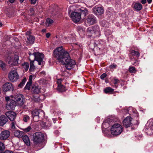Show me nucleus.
<instances>
[{
	"mask_svg": "<svg viewBox=\"0 0 153 153\" xmlns=\"http://www.w3.org/2000/svg\"><path fill=\"white\" fill-rule=\"evenodd\" d=\"M142 4L140 3H135L133 4V8L136 11L140 10L142 9Z\"/></svg>",
	"mask_w": 153,
	"mask_h": 153,
	"instance_id": "nucleus-23",
	"label": "nucleus"
},
{
	"mask_svg": "<svg viewBox=\"0 0 153 153\" xmlns=\"http://www.w3.org/2000/svg\"><path fill=\"white\" fill-rule=\"evenodd\" d=\"M149 126V127L146 128L147 129V133L148 134L150 135L153 133V120ZM147 127L148 126L147 125L146 127Z\"/></svg>",
	"mask_w": 153,
	"mask_h": 153,
	"instance_id": "nucleus-20",
	"label": "nucleus"
},
{
	"mask_svg": "<svg viewBox=\"0 0 153 153\" xmlns=\"http://www.w3.org/2000/svg\"><path fill=\"white\" fill-rule=\"evenodd\" d=\"M14 135L18 137H22L24 135V132L18 130L15 131L14 132Z\"/></svg>",
	"mask_w": 153,
	"mask_h": 153,
	"instance_id": "nucleus-24",
	"label": "nucleus"
},
{
	"mask_svg": "<svg viewBox=\"0 0 153 153\" xmlns=\"http://www.w3.org/2000/svg\"><path fill=\"white\" fill-rule=\"evenodd\" d=\"M87 35L89 36H92L94 37L99 35V27L97 26L88 28L87 30Z\"/></svg>",
	"mask_w": 153,
	"mask_h": 153,
	"instance_id": "nucleus-5",
	"label": "nucleus"
},
{
	"mask_svg": "<svg viewBox=\"0 0 153 153\" xmlns=\"http://www.w3.org/2000/svg\"><path fill=\"white\" fill-rule=\"evenodd\" d=\"M50 34L49 33H47L46 34V36L47 38H48L50 36Z\"/></svg>",
	"mask_w": 153,
	"mask_h": 153,
	"instance_id": "nucleus-47",
	"label": "nucleus"
},
{
	"mask_svg": "<svg viewBox=\"0 0 153 153\" xmlns=\"http://www.w3.org/2000/svg\"><path fill=\"white\" fill-rule=\"evenodd\" d=\"M106 76V74L105 73H104L100 77L102 79H104V78H105Z\"/></svg>",
	"mask_w": 153,
	"mask_h": 153,
	"instance_id": "nucleus-40",
	"label": "nucleus"
},
{
	"mask_svg": "<svg viewBox=\"0 0 153 153\" xmlns=\"http://www.w3.org/2000/svg\"><path fill=\"white\" fill-rule=\"evenodd\" d=\"M24 0H20V1L21 2H22L23 1H24Z\"/></svg>",
	"mask_w": 153,
	"mask_h": 153,
	"instance_id": "nucleus-54",
	"label": "nucleus"
},
{
	"mask_svg": "<svg viewBox=\"0 0 153 153\" xmlns=\"http://www.w3.org/2000/svg\"><path fill=\"white\" fill-rule=\"evenodd\" d=\"M117 67L116 65H111L110 66V68H115Z\"/></svg>",
	"mask_w": 153,
	"mask_h": 153,
	"instance_id": "nucleus-44",
	"label": "nucleus"
},
{
	"mask_svg": "<svg viewBox=\"0 0 153 153\" xmlns=\"http://www.w3.org/2000/svg\"><path fill=\"white\" fill-rule=\"evenodd\" d=\"M30 32L28 31L26 33L27 35H28L27 37V42L29 44L33 43L34 40V38L31 36L30 35Z\"/></svg>",
	"mask_w": 153,
	"mask_h": 153,
	"instance_id": "nucleus-19",
	"label": "nucleus"
},
{
	"mask_svg": "<svg viewBox=\"0 0 153 153\" xmlns=\"http://www.w3.org/2000/svg\"><path fill=\"white\" fill-rule=\"evenodd\" d=\"M96 19L94 16L92 15H89L86 20V22L90 25H92L96 22Z\"/></svg>",
	"mask_w": 153,
	"mask_h": 153,
	"instance_id": "nucleus-15",
	"label": "nucleus"
},
{
	"mask_svg": "<svg viewBox=\"0 0 153 153\" xmlns=\"http://www.w3.org/2000/svg\"><path fill=\"white\" fill-rule=\"evenodd\" d=\"M146 2V0H142L141 3L143 4H145Z\"/></svg>",
	"mask_w": 153,
	"mask_h": 153,
	"instance_id": "nucleus-46",
	"label": "nucleus"
},
{
	"mask_svg": "<svg viewBox=\"0 0 153 153\" xmlns=\"http://www.w3.org/2000/svg\"><path fill=\"white\" fill-rule=\"evenodd\" d=\"M101 23L102 26H104L105 25V23H103V22H101Z\"/></svg>",
	"mask_w": 153,
	"mask_h": 153,
	"instance_id": "nucleus-50",
	"label": "nucleus"
},
{
	"mask_svg": "<svg viewBox=\"0 0 153 153\" xmlns=\"http://www.w3.org/2000/svg\"><path fill=\"white\" fill-rule=\"evenodd\" d=\"M10 134V132L9 131L5 130L2 131L0 134V140H7L9 137Z\"/></svg>",
	"mask_w": 153,
	"mask_h": 153,
	"instance_id": "nucleus-12",
	"label": "nucleus"
},
{
	"mask_svg": "<svg viewBox=\"0 0 153 153\" xmlns=\"http://www.w3.org/2000/svg\"><path fill=\"white\" fill-rule=\"evenodd\" d=\"M43 140V134L41 132H36L33 135V141L34 143L37 145L42 143Z\"/></svg>",
	"mask_w": 153,
	"mask_h": 153,
	"instance_id": "nucleus-6",
	"label": "nucleus"
},
{
	"mask_svg": "<svg viewBox=\"0 0 153 153\" xmlns=\"http://www.w3.org/2000/svg\"><path fill=\"white\" fill-rule=\"evenodd\" d=\"M79 13L80 14V16H81V15H84V16H85L87 13V10L86 9H84V10H80L79 11Z\"/></svg>",
	"mask_w": 153,
	"mask_h": 153,
	"instance_id": "nucleus-29",
	"label": "nucleus"
},
{
	"mask_svg": "<svg viewBox=\"0 0 153 153\" xmlns=\"http://www.w3.org/2000/svg\"><path fill=\"white\" fill-rule=\"evenodd\" d=\"M31 83H30V82H28L25 88L26 89H27L29 90L30 89V86Z\"/></svg>",
	"mask_w": 153,
	"mask_h": 153,
	"instance_id": "nucleus-37",
	"label": "nucleus"
},
{
	"mask_svg": "<svg viewBox=\"0 0 153 153\" xmlns=\"http://www.w3.org/2000/svg\"><path fill=\"white\" fill-rule=\"evenodd\" d=\"M131 118L130 117H127L123 121V124L124 126L127 128L130 126L131 125Z\"/></svg>",
	"mask_w": 153,
	"mask_h": 153,
	"instance_id": "nucleus-18",
	"label": "nucleus"
},
{
	"mask_svg": "<svg viewBox=\"0 0 153 153\" xmlns=\"http://www.w3.org/2000/svg\"><path fill=\"white\" fill-rule=\"evenodd\" d=\"M7 120V118L4 115H1L0 117V126H3L6 123Z\"/></svg>",
	"mask_w": 153,
	"mask_h": 153,
	"instance_id": "nucleus-22",
	"label": "nucleus"
},
{
	"mask_svg": "<svg viewBox=\"0 0 153 153\" xmlns=\"http://www.w3.org/2000/svg\"><path fill=\"white\" fill-rule=\"evenodd\" d=\"M10 99L9 97H6V100L7 101L6 105L7 108L9 110L13 109L16 105L21 106L23 105L24 102L23 98L22 95L18 94L15 95H11Z\"/></svg>",
	"mask_w": 153,
	"mask_h": 153,
	"instance_id": "nucleus-2",
	"label": "nucleus"
},
{
	"mask_svg": "<svg viewBox=\"0 0 153 153\" xmlns=\"http://www.w3.org/2000/svg\"><path fill=\"white\" fill-rule=\"evenodd\" d=\"M129 71L130 72L135 73L136 71L134 68L131 67H130L129 69Z\"/></svg>",
	"mask_w": 153,
	"mask_h": 153,
	"instance_id": "nucleus-38",
	"label": "nucleus"
},
{
	"mask_svg": "<svg viewBox=\"0 0 153 153\" xmlns=\"http://www.w3.org/2000/svg\"><path fill=\"white\" fill-rule=\"evenodd\" d=\"M23 67L25 71H27L28 70L29 67V65L28 63L27 62H25L22 64Z\"/></svg>",
	"mask_w": 153,
	"mask_h": 153,
	"instance_id": "nucleus-32",
	"label": "nucleus"
},
{
	"mask_svg": "<svg viewBox=\"0 0 153 153\" xmlns=\"http://www.w3.org/2000/svg\"><path fill=\"white\" fill-rule=\"evenodd\" d=\"M37 121V120H35V121Z\"/></svg>",
	"mask_w": 153,
	"mask_h": 153,
	"instance_id": "nucleus-56",
	"label": "nucleus"
},
{
	"mask_svg": "<svg viewBox=\"0 0 153 153\" xmlns=\"http://www.w3.org/2000/svg\"><path fill=\"white\" fill-rule=\"evenodd\" d=\"M71 17L72 20L75 22H79L81 18L80 14L78 12H72L71 14Z\"/></svg>",
	"mask_w": 153,
	"mask_h": 153,
	"instance_id": "nucleus-11",
	"label": "nucleus"
},
{
	"mask_svg": "<svg viewBox=\"0 0 153 153\" xmlns=\"http://www.w3.org/2000/svg\"><path fill=\"white\" fill-rule=\"evenodd\" d=\"M111 133L114 136H117L120 134L123 131V128L120 124L117 123L114 124L111 128Z\"/></svg>",
	"mask_w": 153,
	"mask_h": 153,
	"instance_id": "nucleus-4",
	"label": "nucleus"
},
{
	"mask_svg": "<svg viewBox=\"0 0 153 153\" xmlns=\"http://www.w3.org/2000/svg\"><path fill=\"white\" fill-rule=\"evenodd\" d=\"M19 56L16 53H10L8 55L7 61L9 64L12 66L16 65L18 64Z\"/></svg>",
	"mask_w": 153,
	"mask_h": 153,
	"instance_id": "nucleus-3",
	"label": "nucleus"
},
{
	"mask_svg": "<svg viewBox=\"0 0 153 153\" xmlns=\"http://www.w3.org/2000/svg\"><path fill=\"white\" fill-rule=\"evenodd\" d=\"M35 63V61H32L30 62V71H33L35 69V67L33 63Z\"/></svg>",
	"mask_w": 153,
	"mask_h": 153,
	"instance_id": "nucleus-28",
	"label": "nucleus"
},
{
	"mask_svg": "<svg viewBox=\"0 0 153 153\" xmlns=\"http://www.w3.org/2000/svg\"><path fill=\"white\" fill-rule=\"evenodd\" d=\"M114 91V89L108 87L104 90V91L105 93H111Z\"/></svg>",
	"mask_w": 153,
	"mask_h": 153,
	"instance_id": "nucleus-27",
	"label": "nucleus"
},
{
	"mask_svg": "<svg viewBox=\"0 0 153 153\" xmlns=\"http://www.w3.org/2000/svg\"><path fill=\"white\" fill-rule=\"evenodd\" d=\"M16 128V126L15 125V124L14 122H12V128L11 130L12 131H13L14 130V129Z\"/></svg>",
	"mask_w": 153,
	"mask_h": 153,
	"instance_id": "nucleus-39",
	"label": "nucleus"
},
{
	"mask_svg": "<svg viewBox=\"0 0 153 153\" xmlns=\"http://www.w3.org/2000/svg\"><path fill=\"white\" fill-rule=\"evenodd\" d=\"M33 54L35 57L34 61L38 62L39 65H42L45 60L44 55L42 53L38 52L34 53Z\"/></svg>",
	"mask_w": 153,
	"mask_h": 153,
	"instance_id": "nucleus-7",
	"label": "nucleus"
},
{
	"mask_svg": "<svg viewBox=\"0 0 153 153\" xmlns=\"http://www.w3.org/2000/svg\"><path fill=\"white\" fill-rule=\"evenodd\" d=\"M31 91L32 92L36 94V95H34V98L33 100L35 101H39V100H41L39 95L38 94L39 92L40 91V88L37 86H33L31 88Z\"/></svg>",
	"mask_w": 153,
	"mask_h": 153,
	"instance_id": "nucleus-8",
	"label": "nucleus"
},
{
	"mask_svg": "<svg viewBox=\"0 0 153 153\" xmlns=\"http://www.w3.org/2000/svg\"><path fill=\"white\" fill-rule=\"evenodd\" d=\"M102 22H103V23H105V20H103Z\"/></svg>",
	"mask_w": 153,
	"mask_h": 153,
	"instance_id": "nucleus-55",
	"label": "nucleus"
},
{
	"mask_svg": "<svg viewBox=\"0 0 153 153\" xmlns=\"http://www.w3.org/2000/svg\"><path fill=\"white\" fill-rule=\"evenodd\" d=\"M46 31V30L45 29H43L42 30V31L43 32H45Z\"/></svg>",
	"mask_w": 153,
	"mask_h": 153,
	"instance_id": "nucleus-51",
	"label": "nucleus"
},
{
	"mask_svg": "<svg viewBox=\"0 0 153 153\" xmlns=\"http://www.w3.org/2000/svg\"><path fill=\"white\" fill-rule=\"evenodd\" d=\"M3 89L4 91H8L13 90V87L11 83L7 82L3 85Z\"/></svg>",
	"mask_w": 153,
	"mask_h": 153,
	"instance_id": "nucleus-14",
	"label": "nucleus"
},
{
	"mask_svg": "<svg viewBox=\"0 0 153 153\" xmlns=\"http://www.w3.org/2000/svg\"><path fill=\"white\" fill-rule=\"evenodd\" d=\"M30 120V117L27 115H24L23 117V120L25 122H27Z\"/></svg>",
	"mask_w": 153,
	"mask_h": 153,
	"instance_id": "nucleus-36",
	"label": "nucleus"
},
{
	"mask_svg": "<svg viewBox=\"0 0 153 153\" xmlns=\"http://www.w3.org/2000/svg\"><path fill=\"white\" fill-rule=\"evenodd\" d=\"M147 1L149 3H150L152 1V0H147Z\"/></svg>",
	"mask_w": 153,
	"mask_h": 153,
	"instance_id": "nucleus-49",
	"label": "nucleus"
},
{
	"mask_svg": "<svg viewBox=\"0 0 153 153\" xmlns=\"http://www.w3.org/2000/svg\"><path fill=\"white\" fill-rule=\"evenodd\" d=\"M2 25V24L0 22V27H1Z\"/></svg>",
	"mask_w": 153,
	"mask_h": 153,
	"instance_id": "nucleus-52",
	"label": "nucleus"
},
{
	"mask_svg": "<svg viewBox=\"0 0 153 153\" xmlns=\"http://www.w3.org/2000/svg\"><path fill=\"white\" fill-rule=\"evenodd\" d=\"M4 153H13V152L10 151H6L4 152Z\"/></svg>",
	"mask_w": 153,
	"mask_h": 153,
	"instance_id": "nucleus-45",
	"label": "nucleus"
},
{
	"mask_svg": "<svg viewBox=\"0 0 153 153\" xmlns=\"http://www.w3.org/2000/svg\"><path fill=\"white\" fill-rule=\"evenodd\" d=\"M54 56L62 64L65 65L68 70H71L75 65V61L71 59L68 52L64 50L62 47L56 48L53 51Z\"/></svg>",
	"mask_w": 153,
	"mask_h": 153,
	"instance_id": "nucleus-1",
	"label": "nucleus"
},
{
	"mask_svg": "<svg viewBox=\"0 0 153 153\" xmlns=\"http://www.w3.org/2000/svg\"><path fill=\"white\" fill-rule=\"evenodd\" d=\"M53 21L52 20L48 18L46 20L45 24L46 26H48L50 25L53 23Z\"/></svg>",
	"mask_w": 153,
	"mask_h": 153,
	"instance_id": "nucleus-30",
	"label": "nucleus"
},
{
	"mask_svg": "<svg viewBox=\"0 0 153 153\" xmlns=\"http://www.w3.org/2000/svg\"><path fill=\"white\" fill-rule=\"evenodd\" d=\"M94 14L98 16H101L104 13L103 9L101 7H95L93 9Z\"/></svg>",
	"mask_w": 153,
	"mask_h": 153,
	"instance_id": "nucleus-13",
	"label": "nucleus"
},
{
	"mask_svg": "<svg viewBox=\"0 0 153 153\" xmlns=\"http://www.w3.org/2000/svg\"><path fill=\"white\" fill-rule=\"evenodd\" d=\"M42 112L41 110H38L37 109H35L33 110L32 112V115L33 117V119L35 120V117H36L37 118H38V115L40 112Z\"/></svg>",
	"mask_w": 153,
	"mask_h": 153,
	"instance_id": "nucleus-21",
	"label": "nucleus"
},
{
	"mask_svg": "<svg viewBox=\"0 0 153 153\" xmlns=\"http://www.w3.org/2000/svg\"><path fill=\"white\" fill-rule=\"evenodd\" d=\"M36 1V0H30L31 4H35Z\"/></svg>",
	"mask_w": 153,
	"mask_h": 153,
	"instance_id": "nucleus-43",
	"label": "nucleus"
},
{
	"mask_svg": "<svg viewBox=\"0 0 153 153\" xmlns=\"http://www.w3.org/2000/svg\"><path fill=\"white\" fill-rule=\"evenodd\" d=\"M6 64L2 61H0V67L4 70L5 69Z\"/></svg>",
	"mask_w": 153,
	"mask_h": 153,
	"instance_id": "nucleus-33",
	"label": "nucleus"
},
{
	"mask_svg": "<svg viewBox=\"0 0 153 153\" xmlns=\"http://www.w3.org/2000/svg\"><path fill=\"white\" fill-rule=\"evenodd\" d=\"M22 130L25 132L30 131L32 130V128L30 126H28L27 127L22 128Z\"/></svg>",
	"mask_w": 153,
	"mask_h": 153,
	"instance_id": "nucleus-31",
	"label": "nucleus"
},
{
	"mask_svg": "<svg viewBox=\"0 0 153 153\" xmlns=\"http://www.w3.org/2000/svg\"><path fill=\"white\" fill-rule=\"evenodd\" d=\"M139 56V53L137 51L131 50L130 51L129 58L132 61H136Z\"/></svg>",
	"mask_w": 153,
	"mask_h": 153,
	"instance_id": "nucleus-10",
	"label": "nucleus"
},
{
	"mask_svg": "<svg viewBox=\"0 0 153 153\" xmlns=\"http://www.w3.org/2000/svg\"><path fill=\"white\" fill-rule=\"evenodd\" d=\"M62 82V81L61 79H57V82L58 84L57 89L60 92H63L65 90V87L61 84Z\"/></svg>",
	"mask_w": 153,
	"mask_h": 153,
	"instance_id": "nucleus-16",
	"label": "nucleus"
},
{
	"mask_svg": "<svg viewBox=\"0 0 153 153\" xmlns=\"http://www.w3.org/2000/svg\"><path fill=\"white\" fill-rule=\"evenodd\" d=\"M33 77V76L32 75H31L29 76V81L28 82H30V83H32V79Z\"/></svg>",
	"mask_w": 153,
	"mask_h": 153,
	"instance_id": "nucleus-41",
	"label": "nucleus"
},
{
	"mask_svg": "<svg viewBox=\"0 0 153 153\" xmlns=\"http://www.w3.org/2000/svg\"><path fill=\"white\" fill-rule=\"evenodd\" d=\"M23 140L27 145L29 146L30 145V140L27 136L25 135L23 137Z\"/></svg>",
	"mask_w": 153,
	"mask_h": 153,
	"instance_id": "nucleus-25",
	"label": "nucleus"
},
{
	"mask_svg": "<svg viewBox=\"0 0 153 153\" xmlns=\"http://www.w3.org/2000/svg\"><path fill=\"white\" fill-rule=\"evenodd\" d=\"M6 115L11 121H13L16 118V114L13 111H8L6 113Z\"/></svg>",
	"mask_w": 153,
	"mask_h": 153,
	"instance_id": "nucleus-17",
	"label": "nucleus"
},
{
	"mask_svg": "<svg viewBox=\"0 0 153 153\" xmlns=\"http://www.w3.org/2000/svg\"><path fill=\"white\" fill-rule=\"evenodd\" d=\"M9 2L11 3H13L15 1V0H9Z\"/></svg>",
	"mask_w": 153,
	"mask_h": 153,
	"instance_id": "nucleus-48",
	"label": "nucleus"
},
{
	"mask_svg": "<svg viewBox=\"0 0 153 153\" xmlns=\"http://www.w3.org/2000/svg\"><path fill=\"white\" fill-rule=\"evenodd\" d=\"M118 81V80L117 79H114V80L113 82L114 83L115 86H116V84H117Z\"/></svg>",
	"mask_w": 153,
	"mask_h": 153,
	"instance_id": "nucleus-42",
	"label": "nucleus"
},
{
	"mask_svg": "<svg viewBox=\"0 0 153 153\" xmlns=\"http://www.w3.org/2000/svg\"><path fill=\"white\" fill-rule=\"evenodd\" d=\"M114 119L113 117H111L110 118H108L106 119L104 121V122L102 124V126H104L105 123H108V124H111V123H113L114 122Z\"/></svg>",
	"mask_w": 153,
	"mask_h": 153,
	"instance_id": "nucleus-26",
	"label": "nucleus"
},
{
	"mask_svg": "<svg viewBox=\"0 0 153 153\" xmlns=\"http://www.w3.org/2000/svg\"><path fill=\"white\" fill-rule=\"evenodd\" d=\"M9 78L12 82L17 80L19 78L18 75L15 70L11 71L9 74Z\"/></svg>",
	"mask_w": 153,
	"mask_h": 153,
	"instance_id": "nucleus-9",
	"label": "nucleus"
},
{
	"mask_svg": "<svg viewBox=\"0 0 153 153\" xmlns=\"http://www.w3.org/2000/svg\"><path fill=\"white\" fill-rule=\"evenodd\" d=\"M5 149V146L3 143L0 142V152L4 150Z\"/></svg>",
	"mask_w": 153,
	"mask_h": 153,
	"instance_id": "nucleus-35",
	"label": "nucleus"
},
{
	"mask_svg": "<svg viewBox=\"0 0 153 153\" xmlns=\"http://www.w3.org/2000/svg\"><path fill=\"white\" fill-rule=\"evenodd\" d=\"M30 11L31 12H32V11H33V9H30Z\"/></svg>",
	"mask_w": 153,
	"mask_h": 153,
	"instance_id": "nucleus-53",
	"label": "nucleus"
},
{
	"mask_svg": "<svg viewBox=\"0 0 153 153\" xmlns=\"http://www.w3.org/2000/svg\"><path fill=\"white\" fill-rule=\"evenodd\" d=\"M26 81V79L25 78L22 81V82L18 85V87L19 88H21L25 84V82Z\"/></svg>",
	"mask_w": 153,
	"mask_h": 153,
	"instance_id": "nucleus-34",
	"label": "nucleus"
}]
</instances>
